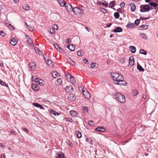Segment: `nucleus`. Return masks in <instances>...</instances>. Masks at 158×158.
Segmentation results:
<instances>
[{"label": "nucleus", "instance_id": "f257e3e1", "mask_svg": "<svg viewBox=\"0 0 158 158\" xmlns=\"http://www.w3.org/2000/svg\"><path fill=\"white\" fill-rule=\"evenodd\" d=\"M112 79L115 82L114 83L121 86H126L127 84L125 81L124 80V78L121 74L117 73H111Z\"/></svg>", "mask_w": 158, "mask_h": 158}, {"label": "nucleus", "instance_id": "f03ea898", "mask_svg": "<svg viewBox=\"0 0 158 158\" xmlns=\"http://www.w3.org/2000/svg\"><path fill=\"white\" fill-rule=\"evenodd\" d=\"M114 96L120 102L124 103L125 102L126 99L124 95L122 94L117 92L114 95Z\"/></svg>", "mask_w": 158, "mask_h": 158}, {"label": "nucleus", "instance_id": "7ed1b4c3", "mask_svg": "<svg viewBox=\"0 0 158 158\" xmlns=\"http://www.w3.org/2000/svg\"><path fill=\"white\" fill-rule=\"evenodd\" d=\"M140 11L142 12H144L149 11L150 9V7L148 5H141L140 7Z\"/></svg>", "mask_w": 158, "mask_h": 158}, {"label": "nucleus", "instance_id": "20e7f679", "mask_svg": "<svg viewBox=\"0 0 158 158\" xmlns=\"http://www.w3.org/2000/svg\"><path fill=\"white\" fill-rule=\"evenodd\" d=\"M82 93L85 98L89 99L91 97L90 94L87 90L85 91L84 89H82Z\"/></svg>", "mask_w": 158, "mask_h": 158}, {"label": "nucleus", "instance_id": "39448f33", "mask_svg": "<svg viewBox=\"0 0 158 158\" xmlns=\"http://www.w3.org/2000/svg\"><path fill=\"white\" fill-rule=\"evenodd\" d=\"M64 89L67 93H72L73 91V87L71 86H67L64 88Z\"/></svg>", "mask_w": 158, "mask_h": 158}, {"label": "nucleus", "instance_id": "423d86ee", "mask_svg": "<svg viewBox=\"0 0 158 158\" xmlns=\"http://www.w3.org/2000/svg\"><path fill=\"white\" fill-rule=\"evenodd\" d=\"M134 64V60L133 56H131L129 59V66L131 67Z\"/></svg>", "mask_w": 158, "mask_h": 158}, {"label": "nucleus", "instance_id": "0eeeda50", "mask_svg": "<svg viewBox=\"0 0 158 158\" xmlns=\"http://www.w3.org/2000/svg\"><path fill=\"white\" fill-rule=\"evenodd\" d=\"M65 75L67 76L68 77L69 76V79L70 80V82L71 83L73 84L76 81L74 77L72 76L71 75L68 74H65Z\"/></svg>", "mask_w": 158, "mask_h": 158}, {"label": "nucleus", "instance_id": "6e6552de", "mask_svg": "<svg viewBox=\"0 0 158 158\" xmlns=\"http://www.w3.org/2000/svg\"><path fill=\"white\" fill-rule=\"evenodd\" d=\"M95 130L97 131L102 132H105L106 131L105 128L103 127H98L95 128Z\"/></svg>", "mask_w": 158, "mask_h": 158}, {"label": "nucleus", "instance_id": "1a4fd4ad", "mask_svg": "<svg viewBox=\"0 0 158 158\" xmlns=\"http://www.w3.org/2000/svg\"><path fill=\"white\" fill-rule=\"evenodd\" d=\"M68 98L70 100L74 101L76 99V96L73 94H70L68 96Z\"/></svg>", "mask_w": 158, "mask_h": 158}, {"label": "nucleus", "instance_id": "9d476101", "mask_svg": "<svg viewBox=\"0 0 158 158\" xmlns=\"http://www.w3.org/2000/svg\"><path fill=\"white\" fill-rule=\"evenodd\" d=\"M64 6L68 11H72L73 8L72 7V6L70 4H68L67 5L66 4Z\"/></svg>", "mask_w": 158, "mask_h": 158}, {"label": "nucleus", "instance_id": "9b49d317", "mask_svg": "<svg viewBox=\"0 0 158 158\" xmlns=\"http://www.w3.org/2000/svg\"><path fill=\"white\" fill-rule=\"evenodd\" d=\"M26 38L27 40V43L30 45L31 46H32L33 44V41L30 38L29 36L27 35L26 36Z\"/></svg>", "mask_w": 158, "mask_h": 158}, {"label": "nucleus", "instance_id": "f8f14e48", "mask_svg": "<svg viewBox=\"0 0 158 158\" xmlns=\"http://www.w3.org/2000/svg\"><path fill=\"white\" fill-rule=\"evenodd\" d=\"M53 45L55 48L58 50L60 52H63V50L59 46V45L58 44L55 43Z\"/></svg>", "mask_w": 158, "mask_h": 158}, {"label": "nucleus", "instance_id": "ddd939ff", "mask_svg": "<svg viewBox=\"0 0 158 158\" xmlns=\"http://www.w3.org/2000/svg\"><path fill=\"white\" fill-rule=\"evenodd\" d=\"M56 157V158H67L66 157H64V154L62 152L57 153Z\"/></svg>", "mask_w": 158, "mask_h": 158}, {"label": "nucleus", "instance_id": "4468645a", "mask_svg": "<svg viewBox=\"0 0 158 158\" xmlns=\"http://www.w3.org/2000/svg\"><path fill=\"white\" fill-rule=\"evenodd\" d=\"M33 105L35 107L40 108L41 109L44 110V108L40 104H39L37 103L34 102L33 103Z\"/></svg>", "mask_w": 158, "mask_h": 158}, {"label": "nucleus", "instance_id": "2eb2a0df", "mask_svg": "<svg viewBox=\"0 0 158 158\" xmlns=\"http://www.w3.org/2000/svg\"><path fill=\"white\" fill-rule=\"evenodd\" d=\"M130 5L131 6V10L132 12L135 11L136 9V6L134 3H131Z\"/></svg>", "mask_w": 158, "mask_h": 158}, {"label": "nucleus", "instance_id": "dca6fc26", "mask_svg": "<svg viewBox=\"0 0 158 158\" xmlns=\"http://www.w3.org/2000/svg\"><path fill=\"white\" fill-rule=\"evenodd\" d=\"M58 2L60 5L62 7L65 6L66 4V2L64 0H57Z\"/></svg>", "mask_w": 158, "mask_h": 158}, {"label": "nucleus", "instance_id": "f3484780", "mask_svg": "<svg viewBox=\"0 0 158 158\" xmlns=\"http://www.w3.org/2000/svg\"><path fill=\"white\" fill-rule=\"evenodd\" d=\"M72 11H73L75 14H77V13H80V9L78 7H76L73 8Z\"/></svg>", "mask_w": 158, "mask_h": 158}, {"label": "nucleus", "instance_id": "a211bd4d", "mask_svg": "<svg viewBox=\"0 0 158 158\" xmlns=\"http://www.w3.org/2000/svg\"><path fill=\"white\" fill-rule=\"evenodd\" d=\"M122 31L123 29L122 28L120 27H117L114 30V31L115 32H122Z\"/></svg>", "mask_w": 158, "mask_h": 158}, {"label": "nucleus", "instance_id": "6ab92c4d", "mask_svg": "<svg viewBox=\"0 0 158 158\" xmlns=\"http://www.w3.org/2000/svg\"><path fill=\"white\" fill-rule=\"evenodd\" d=\"M23 8L24 10L29 11L30 10V6L27 4H25L23 6Z\"/></svg>", "mask_w": 158, "mask_h": 158}, {"label": "nucleus", "instance_id": "aec40b11", "mask_svg": "<svg viewBox=\"0 0 158 158\" xmlns=\"http://www.w3.org/2000/svg\"><path fill=\"white\" fill-rule=\"evenodd\" d=\"M69 114L72 116H75L78 114L77 112L74 110H71L69 112Z\"/></svg>", "mask_w": 158, "mask_h": 158}, {"label": "nucleus", "instance_id": "412c9836", "mask_svg": "<svg viewBox=\"0 0 158 158\" xmlns=\"http://www.w3.org/2000/svg\"><path fill=\"white\" fill-rule=\"evenodd\" d=\"M134 27L135 25L134 23H128L126 25V27L127 28H132Z\"/></svg>", "mask_w": 158, "mask_h": 158}, {"label": "nucleus", "instance_id": "4be33fe9", "mask_svg": "<svg viewBox=\"0 0 158 158\" xmlns=\"http://www.w3.org/2000/svg\"><path fill=\"white\" fill-rule=\"evenodd\" d=\"M67 48L71 51H74L75 49V47L72 44H69Z\"/></svg>", "mask_w": 158, "mask_h": 158}, {"label": "nucleus", "instance_id": "5701e85b", "mask_svg": "<svg viewBox=\"0 0 158 158\" xmlns=\"http://www.w3.org/2000/svg\"><path fill=\"white\" fill-rule=\"evenodd\" d=\"M35 50L36 53H38L40 55H42V52L40 51L39 49L37 47H35Z\"/></svg>", "mask_w": 158, "mask_h": 158}, {"label": "nucleus", "instance_id": "b1692460", "mask_svg": "<svg viewBox=\"0 0 158 158\" xmlns=\"http://www.w3.org/2000/svg\"><path fill=\"white\" fill-rule=\"evenodd\" d=\"M29 67L31 69H34L35 68V64L33 62H31L29 64Z\"/></svg>", "mask_w": 158, "mask_h": 158}, {"label": "nucleus", "instance_id": "393cba45", "mask_svg": "<svg viewBox=\"0 0 158 158\" xmlns=\"http://www.w3.org/2000/svg\"><path fill=\"white\" fill-rule=\"evenodd\" d=\"M60 74L56 71H53L52 72V76L54 78L57 77Z\"/></svg>", "mask_w": 158, "mask_h": 158}, {"label": "nucleus", "instance_id": "a878e982", "mask_svg": "<svg viewBox=\"0 0 158 158\" xmlns=\"http://www.w3.org/2000/svg\"><path fill=\"white\" fill-rule=\"evenodd\" d=\"M67 61L70 64L73 66L75 65V63L74 62V61L73 60L70 58H68Z\"/></svg>", "mask_w": 158, "mask_h": 158}, {"label": "nucleus", "instance_id": "bb28decb", "mask_svg": "<svg viewBox=\"0 0 158 158\" xmlns=\"http://www.w3.org/2000/svg\"><path fill=\"white\" fill-rule=\"evenodd\" d=\"M130 49L132 53H135L136 50V48L135 47L132 46L130 47Z\"/></svg>", "mask_w": 158, "mask_h": 158}, {"label": "nucleus", "instance_id": "cd10ccee", "mask_svg": "<svg viewBox=\"0 0 158 158\" xmlns=\"http://www.w3.org/2000/svg\"><path fill=\"white\" fill-rule=\"evenodd\" d=\"M17 43L16 40L14 38H12L10 42V44L13 45H15Z\"/></svg>", "mask_w": 158, "mask_h": 158}, {"label": "nucleus", "instance_id": "c85d7f7f", "mask_svg": "<svg viewBox=\"0 0 158 158\" xmlns=\"http://www.w3.org/2000/svg\"><path fill=\"white\" fill-rule=\"evenodd\" d=\"M148 27V25H142L139 27V29L140 30H143L146 29Z\"/></svg>", "mask_w": 158, "mask_h": 158}, {"label": "nucleus", "instance_id": "c756f323", "mask_svg": "<svg viewBox=\"0 0 158 158\" xmlns=\"http://www.w3.org/2000/svg\"><path fill=\"white\" fill-rule=\"evenodd\" d=\"M139 36L141 37L142 39L144 40L147 39V37L146 35L144 33H140L139 34Z\"/></svg>", "mask_w": 158, "mask_h": 158}, {"label": "nucleus", "instance_id": "7c9ffc66", "mask_svg": "<svg viewBox=\"0 0 158 158\" xmlns=\"http://www.w3.org/2000/svg\"><path fill=\"white\" fill-rule=\"evenodd\" d=\"M98 67V64L96 63H92L91 64V67L92 68L96 69Z\"/></svg>", "mask_w": 158, "mask_h": 158}, {"label": "nucleus", "instance_id": "2f4dec72", "mask_svg": "<svg viewBox=\"0 0 158 158\" xmlns=\"http://www.w3.org/2000/svg\"><path fill=\"white\" fill-rule=\"evenodd\" d=\"M137 68L138 70L139 71L142 72L144 71V69L138 64L137 65Z\"/></svg>", "mask_w": 158, "mask_h": 158}, {"label": "nucleus", "instance_id": "473e14b6", "mask_svg": "<svg viewBox=\"0 0 158 158\" xmlns=\"http://www.w3.org/2000/svg\"><path fill=\"white\" fill-rule=\"evenodd\" d=\"M50 113L52 114H53L54 116H58L60 114L54 111L53 110H51L50 111Z\"/></svg>", "mask_w": 158, "mask_h": 158}, {"label": "nucleus", "instance_id": "72a5a7b5", "mask_svg": "<svg viewBox=\"0 0 158 158\" xmlns=\"http://www.w3.org/2000/svg\"><path fill=\"white\" fill-rule=\"evenodd\" d=\"M75 134L77 135L78 138H80L81 137V133L80 131H76L75 132Z\"/></svg>", "mask_w": 158, "mask_h": 158}, {"label": "nucleus", "instance_id": "f704fd0d", "mask_svg": "<svg viewBox=\"0 0 158 158\" xmlns=\"http://www.w3.org/2000/svg\"><path fill=\"white\" fill-rule=\"evenodd\" d=\"M32 88L35 90H38V89L37 85L35 84H33L32 85Z\"/></svg>", "mask_w": 158, "mask_h": 158}, {"label": "nucleus", "instance_id": "c9c22d12", "mask_svg": "<svg viewBox=\"0 0 158 158\" xmlns=\"http://www.w3.org/2000/svg\"><path fill=\"white\" fill-rule=\"evenodd\" d=\"M34 81L37 82V83H38L39 84H40L41 86L43 85V83L42 82H40V81H42V80H38V79L37 78H35Z\"/></svg>", "mask_w": 158, "mask_h": 158}, {"label": "nucleus", "instance_id": "e433bc0d", "mask_svg": "<svg viewBox=\"0 0 158 158\" xmlns=\"http://www.w3.org/2000/svg\"><path fill=\"white\" fill-rule=\"evenodd\" d=\"M116 2L115 1H113L110 2L109 3V7L110 8H112L114 7V4Z\"/></svg>", "mask_w": 158, "mask_h": 158}, {"label": "nucleus", "instance_id": "4c0bfd02", "mask_svg": "<svg viewBox=\"0 0 158 158\" xmlns=\"http://www.w3.org/2000/svg\"><path fill=\"white\" fill-rule=\"evenodd\" d=\"M150 5L155 7L157 6V4L156 3L151 2L150 3Z\"/></svg>", "mask_w": 158, "mask_h": 158}, {"label": "nucleus", "instance_id": "58836bf2", "mask_svg": "<svg viewBox=\"0 0 158 158\" xmlns=\"http://www.w3.org/2000/svg\"><path fill=\"white\" fill-rule=\"evenodd\" d=\"M139 52L141 54L146 55L147 54V52L143 49H141L139 51Z\"/></svg>", "mask_w": 158, "mask_h": 158}, {"label": "nucleus", "instance_id": "ea45409f", "mask_svg": "<svg viewBox=\"0 0 158 158\" xmlns=\"http://www.w3.org/2000/svg\"><path fill=\"white\" fill-rule=\"evenodd\" d=\"M77 55L79 56H83L84 52L82 51H78L77 53Z\"/></svg>", "mask_w": 158, "mask_h": 158}, {"label": "nucleus", "instance_id": "a19ab883", "mask_svg": "<svg viewBox=\"0 0 158 158\" xmlns=\"http://www.w3.org/2000/svg\"><path fill=\"white\" fill-rule=\"evenodd\" d=\"M88 123L89 126H93L94 124V122L93 121H89Z\"/></svg>", "mask_w": 158, "mask_h": 158}, {"label": "nucleus", "instance_id": "79ce46f5", "mask_svg": "<svg viewBox=\"0 0 158 158\" xmlns=\"http://www.w3.org/2000/svg\"><path fill=\"white\" fill-rule=\"evenodd\" d=\"M114 16L116 19H118L119 17V15L118 12H115L114 14Z\"/></svg>", "mask_w": 158, "mask_h": 158}, {"label": "nucleus", "instance_id": "37998d69", "mask_svg": "<svg viewBox=\"0 0 158 158\" xmlns=\"http://www.w3.org/2000/svg\"><path fill=\"white\" fill-rule=\"evenodd\" d=\"M66 120L68 122H69L71 123H72L73 122V120L70 118H65Z\"/></svg>", "mask_w": 158, "mask_h": 158}, {"label": "nucleus", "instance_id": "c03bdc74", "mask_svg": "<svg viewBox=\"0 0 158 158\" xmlns=\"http://www.w3.org/2000/svg\"><path fill=\"white\" fill-rule=\"evenodd\" d=\"M100 9L101 11H102L104 14L107 13V11L105 9L103 8L100 7Z\"/></svg>", "mask_w": 158, "mask_h": 158}, {"label": "nucleus", "instance_id": "a18cd8bd", "mask_svg": "<svg viewBox=\"0 0 158 158\" xmlns=\"http://www.w3.org/2000/svg\"><path fill=\"white\" fill-rule=\"evenodd\" d=\"M102 4L103 5L105 6V7H107L108 6V4L107 3H105V2H106V1L104 0H102Z\"/></svg>", "mask_w": 158, "mask_h": 158}, {"label": "nucleus", "instance_id": "49530a36", "mask_svg": "<svg viewBox=\"0 0 158 158\" xmlns=\"http://www.w3.org/2000/svg\"><path fill=\"white\" fill-rule=\"evenodd\" d=\"M140 20L139 19H137L135 21V24L136 25H138L140 22Z\"/></svg>", "mask_w": 158, "mask_h": 158}, {"label": "nucleus", "instance_id": "de8ad7c7", "mask_svg": "<svg viewBox=\"0 0 158 158\" xmlns=\"http://www.w3.org/2000/svg\"><path fill=\"white\" fill-rule=\"evenodd\" d=\"M5 8V7L4 6L0 5V16L1 15V11Z\"/></svg>", "mask_w": 158, "mask_h": 158}, {"label": "nucleus", "instance_id": "09e8293b", "mask_svg": "<svg viewBox=\"0 0 158 158\" xmlns=\"http://www.w3.org/2000/svg\"><path fill=\"white\" fill-rule=\"evenodd\" d=\"M48 65H50L52 64V60H50L49 59H47V60H45Z\"/></svg>", "mask_w": 158, "mask_h": 158}, {"label": "nucleus", "instance_id": "8fccbe9b", "mask_svg": "<svg viewBox=\"0 0 158 158\" xmlns=\"http://www.w3.org/2000/svg\"><path fill=\"white\" fill-rule=\"evenodd\" d=\"M52 28L54 30H57L58 29L57 25L56 24H54L53 25L52 27Z\"/></svg>", "mask_w": 158, "mask_h": 158}, {"label": "nucleus", "instance_id": "3c124183", "mask_svg": "<svg viewBox=\"0 0 158 158\" xmlns=\"http://www.w3.org/2000/svg\"><path fill=\"white\" fill-rule=\"evenodd\" d=\"M133 94L134 96H136L138 94V91L137 89H135L132 93Z\"/></svg>", "mask_w": 158, "mask_h": 158}, {"label": "nucleus", "instance_id": "603ef678", "mask_svg": "<svg viewBox=\"0 0 158 158\" xmlns=\"http://www.w3.org/2000/svg\"><path fill=\"white\" fill-rule=\"evenodd\" d=\"M57 82L58 84V85H60L62 83V80L61 79H58L57 80Z\"/></svg>", "mask_w": 158, "mask_h": 158}, {"label": "nucleus", "instance_id": "864d4df0", "mask_svg": "<svg viewBox=\"0 0 158 158\" xmlns=\"http://www.w3.org/2000/svg\"><path fill=\"white\" fill-rule=\"evenodd\" d=\"M0 84L2 86H5L7 87H8V86L6 85V83L3 82L2 81H0Z\"/></svg>", "mask_w": 158, "mask_h": 158}, {"label": "nucleus", "instance_id": "5fc2aeb1", "mask_svg": "<svg viewBox=\"0 0 158 158\" xmlns=\"http://www.w3.org/2000/svg\"><path fill=\"white\" fill-rule=\"evenodd\" d=\"M83 110L84 112H87L88 110V108L87 107H83Z\"/></svg>", "mask_w": 158, "mask_h": 158}, {"label": "nucleus", "instance_id": "6e6d98bb", "mask_svg": "<svg viewBox=\"0 0 158 158\" xmlns=\"http://www.w3.org/2000/svg\"><path fill=\"white\" fill-rule=\"evenodd\" d=\"M120 62L123 64L125 62L124 58L123 57L121 58L120 59Z\"/></svg>", "mask_w": 158, "mask_h": 158}, {"label": "nucleus", "instance_id": "4d7b16f0", "mask_svg": "<svg viewBox=\"0 0 158 158\" xmlns=\"http://www.w3.org/2000/svg\"><path fill=\"white\" fill-rule=\"evenodd\" d=\"M49 32L51 34H55V31H54V30L52 28L50 30Z\"/></svg>", "mask_w": 158, "mask_h": 158}, {"label": "nucleus", "instance_id": "13d9d810", "mask_svg": "<svg viewBox=\"0 0 158 158\" xmlns=\"http://www.w3.org/2000/svg\"><path fill=\"white\" fill-rule=\"evenodd\" d=\"M0 35L3 36L5 35V33L3 31H0Z\"/></svg>", "mask_w": 158, "mask_h": 158}, {"label": "nucleus", "instance_id": "bf43d9fd", "mask_svg": "<svg viewBox=\"0 0 158 158\" xmlns=\"http://www.w3.org/2000/svg\"><path fill=\"white\" fill-rule=\"evenodd\" d=\"M22 129L27 133L29 132V131L25 128L23 127L22 128Z\"/></svg>", "mask_w": 158, "mask_h": 158}, {"label": "nucleus", "instance_id": "052dcab7", "mask_svg": "<svg viewBox=\"0 0 158 158\" xmlns=\"http://www.w3.org/2000/svg\"><path fill=\"white\" fill-rule=\"evenodd\" d=\"M87 141L88 142L90 143L92 142V140L90 138H87Z\"/></svg>", "mask_w": 158, "mask_h": 158}, {"label": "nucleus", "instance_id": "680f3d73", "mask_svg": "<svg viewBox=\"0 0 158 158\" xmlns=\"http://www.w3.org/2000/svg\"><path fill=\"white\" fill-rule=\"evenodd\" d=\"M140 18L142 20H146L149 19V17L148 18H142V17H140Z\"/></svg>", "mask_w": 158, "mask_h": 158}, {"label": "nucleus", "instance_id": "e2e57ef3", "mask_svg": "<svg viewBox=\"0 0 158 158\" xmlns=\"http://www.w3.org/2000/svg\"><path fill=\"white\" fill-rule=\"evenodd\" d=\"M120 6L122 8V7H124V5H125V3L123 2H122L121 3H120Z\"/></svg>", "mask_w": 158, "mask_h": 158}, {"label": "nucleus", "instance_id": "0e129e2a", "mask_svg": "<svg viewBox=\"0 0 158 158\" xmlns=\"http://www.w3.org/2000/svg\"><path fill=\"white\" fill-rule=\"evenodd\" d=\"M10 133L12 134L13 135H16V132L13 131H10Z\"/></svg>", "mask_w": 158, "mask_h": 158}, {"label": "nucleus", "instance_id": "69168bd1", "mask_svg": "<svg viewBox=\"0 0 158 158\" xmlns=\"http://www.w3.org/2000/svg\"><path fill=\"white\" fill-rule=\"evenodd\" d=\"M83 61L84 63L86 64L88 62V60L85 58L83 60Z\"/></svg>", "mask_w": 158, "mask_h": 158}, {"label": "nucleus", "instance_id": "338daca9", "mask_svg": "<svg viewBox=\"0 0 158 158\" xmlns=\"http://www.w3.org/2000/svg\"><path fill=\"white\" fill-rule=\"evenodd\" d=\"M71 41V40L70 39H68L66 40V43L67 44H69L70 43V42Z\"/></svg>", "mask_w": 158, "mask_h": 158}, {"label": "nucleus", "instance_id": "774afa93", "mask_svg": "<svg viewBox=\"0 0 158 158\" xmlns=\"http://www.w3.org/2000/svg\"><path fill=\"white\" fill-rule=\"evenodd\" d=\"M67 143L69 144V145L71 146V145L72 144V143L70 141H68L67 142Z\"/></svg>", "mask_w": 158, "mask_h": 158}]
</instances>
